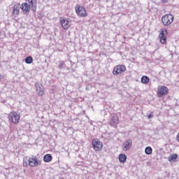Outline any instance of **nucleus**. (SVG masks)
I'll use <instances>...</instances> for the list:
<instances>
[{
	"label": "nucleus",
	"mask_w": 179,
	"mask_h": 179,
	"mask_svg": "<svg viewBox=\"0 0 179 179\" xmlns=\"http://www.w3.org/2000/svg\"><path fill=\"white\" fill-rule=\"evenodd\" d=\"M119 161L120 163H125V162H127V155L124 154H120L119 155Z\"/></svg>",
	"instance_id": "nucleus-16"
},
{
	"label": "nucleus",
	"mask_w": 179,
	"mask_h": 179,
	"mask_svg": "<svg viewBox=\"0 0 179 179\" xmlns=\"http://www.w3.org/2000/svg\"><path fill=\"white\" fill-rule=\"evenodd\" d=\"M169 93V88L166 86H162L160 89L158 90V97H162L164 94H167Z\"/></svg>",
	"instance_id": "nucleus-10"
},
{
	"label": "nucleus",
	"mask_w": 179,
	"mask_h": 179,
	"mask_svg": "<svg viewBox=\"0 0 179 179\" xmlns=\"http://www.w3.org/2000/svg\"><path fill=\"white\" fill-rule=\"evenodd\" d=\"M152 147L145 148V155H152Z\"/></svg>",
	"instance_id": "nucleus-19"
},
{
	"label": "nucleus",
	"mask_w": 179,
	"mask_h": 179,
	"mask_svg": "<svg viewBox=\"0 0 179 179\" xmlns=\"http://www.w3.org/2000/svg\"><path fill=\"white\" fill-rule=\"evenodd\" d=\"M8 120L9 121H11L13 124H18L20 120V115L17 114L16 112L10 113L8 115Z\"/></svg>",
	"instance_id": "nucleus-4"
},
{
	"label": "nucleus",
	"mask_w": 179,
	"mask_h": 179,
	"mask_svg": "<svg viewBox=\"0 0 179 179\" xmlns=\"http://www.w3.org/2000/svg\"><path fill=\"white\" fill-rule=\"evenodd\" d=\"M150 79L149 77L144 76L141 78V83H143L144 85H148V83L149 82Z\"/></svg>",
	"instance_id": "nucleus-17"
},
{
	"label": "nucleus",
	"mask_w": 179,
	"mask_h": 179,
	"mask_svg": "<svg viewBox=\"0 0 179 179\" xmlns=\"http://www.w3.org/2000/svg\"><path fill=\"white\" fill-rule=\"evenodd\" d=\"M28 162L31 167H36V166H40L41 164V162H40V160H37V158L36 157L29 158Z\"/></svg>",
	"instance_id": "nucleus-9"
},
{
	"label": "nucleus",
	"mask_w": 179,
	"mask_h": 179,
	"mask_svg": "<svg viewBox=\"0 0 179 179\" xmlns=\"http://www.w3.org/2000/svg\"><path fill=\"white\" fill-rule=\"evenodd\" d=\"M125 71H127V68L125 67V66H124V65L116 66L113 70V75L117 76V75H120L121 73H124V72H125Z\"/></svg>",
	"instance_id": "nucleus-6"
},
{
	"label": "nucleus",
	"mask_w": 179,
	"mask_h": 179,
	"mask_svg": "<svg viewBox=\"0 0 179 179\" xmlns=\"http://www.w3.org/2000/svg\"><path fill=\"white\" fill-rule=\"evenodd\" d=\"M130 148H132V140L128 139L124 141L122 144V149L124 152L129 150Z\"/></svg>",
	"instance_id": "nucleus-8"
},
{
	"label": "nucleus",
	"mask_w": 179,
	"mask_h": 179,
	"mask_svg": "<svg viewBox=\"0 0 179 179\" xmlns=\"http://www.w3.org/2000/svg\"><path fill=\"white\" fill-rule=\"evenodd\" d=\"M177 157H178V155L173 154L169 157V162H176V160H177Z\"/></svg>",
	"instance_id": "nucleus-18"
},
{
	"label": "nucleus",
	"mask_w": 179,
	"mask_h": 179,
	"mask_svg": "<svg viewBox=\"0 0 179 179\" xmlns=\"http://www.w3.org/2000/svg\"><path fill=\"white\" fill-rule=\"evenodd\" d=\"M92 146L96 152H100L103 149V143L97 139H94L92 141Z\"/></svg>",
	"instance_id": "nucleus-5"
},
{
	"label": "nucleus",
	"mask_w": 179,
	"mask_h": 179,
	"mask_svg": "<svg viewBox=\"0 0 179 179\" xmlns=\"http://www.w3.org/2000/svg\"><path fill=\"white\" fill-rule=\"evenodd\" d=\"M162 22L164 26H170L174 22V16L171 14H166L162 17Z\"/></svg>",
	"instance_id": "nucleus-2"
},
{
	"label": "nucleus",
	"mask_w": 179,
	"mask_h": 179,
	"mask_svg": "<svg viewBox=\"0 0 179 179\" xmlns=\"http://www.w3.org/2000/svg\"><path fill=\"white\" fill-rule=\"evenodd\" d=\"M5 79V76L0 74V82H2Z\"/></svg>",
	"instance_id": "nucleus-22"
},
{
	"label": "nucleus",
	"mask_w": 179,
	"mask_h": 179,
	"mask_svg": "<svg viewBox=\"0 0 179 179\" xmlns=\"http://www.w3.org/2000/svg\"><path fill=\"white\" fill-rule=\"evenodd\" d=\"M62 27H63V29H64L65 30H66V29H69V27H71V24L69 23V21L66 20H62L60 22Z\"/></svg>",
	"instance_id": "nucleus-13"
},
{
	"label": "nucleus",
	"mask_w": 179,
	"mask_h": 179,
	"mask_svg": "<svg viewBox=\"0 0 179 179\" xmlns=\"http://www.w3.org/2000/svg\"><path fill=\"white\" fill-rule=\"evenodd\" d=\"M66 66V64H65V62L61 61L59 62V69H65V67Z\"/></svg>",
	"instance_id": "nucleus-20"
},
{
	"label": "nucleus",
	"mask_w": 179,
	"mask_h": 179,
	"mask_svg": "<svg viewBox=\"0 0 179 179\" xmlns=\"http://www.w3.org/2000/svg\"><path fill=\"white\" fill-rule=\"evenodd\" d=\"M36 90L38 93L39 96H44V87H43V85L40 83H36L35 85Z\"/></svg>",
	"instance_id": "nucleus-11"
},
{
	"label": "nucleus",
	"mask_w": 179,
	"mask_h": 179,
	"mask_svg": "<svg viewBox=\"0 0 179 179\" xmlns=\"http://www.w3.org/2000/svg\"><path fill=\"white\" fill-rule=\"evenodd\" d=\"M20 9V7L14 6L13 11V16H14V17H17L19 16Z\"/></svg>",
	"instance_id": "nucleus-14"
},
{
	"label": "nucleus",
	"mask_w": 179,
	"mask_h": 179,
	"mask_svg": "<svg viewBox=\"0 0 179 179\" xmlns=\"http://www.w3.org/2000/svg\"><path fill=\"white\" fill-rule=\"evenodd\" d=\"M118 116L117 115H113V118L110 121V125L111 127H113V128H115L117 127V124H118Z\"/></svg>",
	"instance_id": "nucleus-12"
},
{
	"label": "nucleus",
	"mask_w": 179,
	"mask_h": 179,
	"mask_svg": "<svg viewBox=\"0 0 179 179\" xmlns=\"http://www.w3.org/2000/svg\"><path fill=\"white\" fill-rule=\"evenodd\" d=\"M23 164H24V166H27V162H23Z\"/></svg>",
	"instance_id": "nucleus-25"
},
{
	"label": "nucleus",
	"mask_w": 179,
	"mask_h": 179,
	"mask_svg": "<svg viewBox=\"0 0 179 179\" xmlns=\"http://www.w3.org/2000/svg\"><path fill=\"white\" fill-rule=\"evenodd\" d=\"M148 120H150V118H153V115H148Z\"/></svg>",
	"instance_id": "nucleus-23"
},
{
	"label": "nucleus",
	"mask_w": 179,
	"mask_h": 179,
	"mask_svg": "<svg viewBox=\"0 0 179 179\" xmlns=\"http://www.w3.org/2000/svg\"><path fill=\"white\" fill-rule=\"evenodd\" d=\"M75 9L78 16H80L81 17H86V16H87V13L85 7L76 5Z\"/></svg>",
	"instance_id": "nucleus-3"
},
{
	"label": "nucleus",
	"mask_w": 179,
	"mask_h": 179,
	"mask_svg": "<svg viewBox=\"0 0 179 179\" xmlns=\"http://www.w3.org/2000/svg\"><path fill=\"white\" fill-rule=\"evenodd\" d=\"M51 160H52V156L50 154H46L43 157V161L45 163H50V162H51Z\"/></svg>",
	"instance_id": "nucleus-15"
},
{
	"label": "nucleus",
	"mask_w": 179,
	"mask_h": 179,
	"mask_svg": "<svg viewBox=\"0 0 179 179\" xmlns=\"http://www.w3.org/2000/svg\"><path fill=\"white\" fill-rule=\"evenodd\" d=\"M26 64H31L33 62V57L29 56L25 59Z\"/></svg>",
	"instance_id": "nucleus-21"
},
{
	"label": "nucleus",
	"mask_w": 179,
	"mask_h": 179,
	"mask_svg": "<svg viewBox=\"0 0 179 179\" xmlns=\"http://www.w3.org/2000/svg\"><path fill=\"white\" fill-rule=\"evenodd\" d=\"M169 0H162V2H164V3H166V2H167Z\"/></svg>",
	"instance_id": "nucleus-24"
},
{
	"label": "nucleus",
	"mask_w": 179,
	"mask_h": 179,
	"mask_svg": "<svg viewBox=\"0 0 179 179\" xmlns=\"http://www.w3.org/2000/svg\"><path fill=\"white\" fill-rule=\"evenodd\" d=\"M20 8L24 13L28 15L30 13V10L36 12L37 9V3L34 0H27L26 3H24L21 5Z\"/></svg>",
	"instance_id": "nucleus-1"
},
{
	"label": "nucleus",
	"mask_w": 179,
	"mask_h": 179,
	"mask_svg": "<svg viewBox=\"0 0 179 179\" xmlns=\"http://www.w3.org/2000/svg\"><path fill=\"white\" fill-rule=\"evenodd\" d=\"M167 34H168L167 29H162L161 30L159 37L160 43L162 44H166V41H167V39L166 38V36H167Z\"/></svg>",
	"instance_id": "nucleus-7"
},
{
	"label": "nucleus",
	"mask_w": 179,
	"mask_h": 179,
	"mask_svg": "<svg viewBox=\"0 0 179 179\" xmlns=\"http://www.w3.org/2000/svg\"><path fill=\"white\" fill-rule=\"evenodd\" d=\"M0 36H1V33H0Z\"/></svg>",
	"instance_id": "nucleus-26"
}]
</instances>
